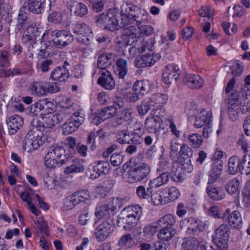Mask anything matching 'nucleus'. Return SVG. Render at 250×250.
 Here are the masks:
<instances>
[{"mask_svg": "<svg viewBox=\"0 0 250 250\" xmlns=\"http://www.w3.org/2000/svg\"><path fill=\"white\" fill-rule=\"evenodd\" d=\"M41 116L42 127L44 128H52L56 125L53 114H42Z\"/></svg>", "mask_w": 250, "mask_h": 250, "instance_id": "nucleus-37", "label": "nucleus"}, {"mask_svg": "<svg viewBox=\"0 0 250 250\" xmlns=\"http://www.w3.org/2000/svg\"><path fill=\"white\" fill-rule=\"evenodd\" d=\"M117 140L121 144H130V136L129 132L126 130H121L117 135Z\"/></svg>", "mask_w": 250, "mask_h": 250, "instance_id": "nucleus-54", "label": "nucleus"}, {"mask_svg": "<svg viewBox=\"0 0 250 250\" xmlns=\"http://www.w3.org/2000/svg\"><path fill=\"white\" fill-rule=\"evenodd\" d=\"M184 245L188 250H197L199 246L198 241L195 238L188 239Z\"/></svg>", "mask_w": 250, "mask_h": 250, "instance_id": "nucleus-59", "label": "nucleus"}, {"mask_svg": "<svg viewBox=\"0 0 250 250\" xmlns=\"http://www.w3.org/2000/svg\"><path fill=\"white\" fill-rule=\"evenodd\" d=\"M223 162L222 160L214 161L209 171L208 184H212L217 181L222 173Z\"/></svg>", "mask_w": 250, "mask_h": 250, "instance_id": "nucleus-18", "label": "nucleus"}, {"mask_svg": "<svg viewBox=\"0 0 250 250\" xmlns=\"http://www.w3.org/2000/svg\"><path fill=\"white\" fill-rule=\"evenodd\" d=\"M46 4V0H26L22 6V8H27L35 14H40L43 10Z\"/></svg>", "mask_w": 250, "mask_h": 250, "instance_id": "nucleus-16", "label": "nucleus"}, {"mask_svg": "<svg viewBox=\"0 0 250 250\" xmlns=\"http://www.w3.org/2000/svg\"><path fill=\"white\" fill-rule=\"evenodd\" d=\"M240 180L237 178H234L230 180L226 186L227 191L230 194L236 193L239 188Z\"/></svg>", "mask_w": 250, "mask_h": 250, "instance_id": "nucleus-39", "label": "nucleus"}, {"mask_svg": "<svg viewBox=\"0 0 250 250\" xmlns=\"http://www.w3.org/2000/svg\"><path fill=\"white\" fill-rule=\"evenodd\" d=\"M70 118V121H72L79 127L84 121L85 115L84 111L82 109H79L78 111L75 112Z\"/></svg>", "mask_w": 250, "mask_h": 250, "instance_id": "nucleus-42", "label": "nucleus"}, {"mask_svg": "<svg viewBox=\"0 0 250 250\" xmlns=\"http://www.w3.org/2000/svg\"><path fill=\"white\" fill-rule=\"evenodd\" d=\"M70 114L71 112H69L68 109H63L53 114L56 124L64 122L69 117Z\"/></svg>", "mask_w": 250, "mask_h": 250, "instance_id": "nucleus-44", "label": "nucleus"}, {"mask_svg": "<svg viewBox=\"0 0 250 250\" xmlns=\"http://www.w3.org/2000/svg\"><path fill=\"white\" fill-rule=\"evenodd\" d=\"M227 219L229 225L234 228H239L242 223L241 214L237 210H234L229 214Z\"/></svg>", "mask_w": 250, "mask_h": 250, "instance_id": "nucleus-27", "label": "nucleus"}, {"mask_svg": "<svg viewBox=\"0 0 250 250\" xmlns=\"http://www.w3.org/2000/svg\"><path fill=\"white\" fill-rule=\"evenodd\" d=\"M48 104H49V103L46 102V100L36 102L31 105L29 109L30 113L33 116L38 115L41 111L44 109V105ZM50 104H51V103H50Z\"/></svg>", "mask_w": 250, "mask_h": 250, "instance_id": "nucleus-38", "label": "nucleus"}, {"mask_svg": "<svg viewBox=\"0 0 250 250\" xmlns=\"http://www.w3.org/2000/svg\"><path fill=\"white\" fill-rule=\"evenodd\" d=\"M150 171L151 167L148 163H136L129 168L128 181L131 183L141 182L147 178Z\"/></svg>", "mask_w": 250, "mask_h": 250, "instance_id": "nucleus-4", "label": "nucleus"}, {"mask_svg": "<svg viewBox=\"0 0 250 250\" xmlns=\"http://www.w3.org/2000/svg\"><path fill=\"white\" fill-rule=\"evenodd\" d=\"M97 22L102 27L110 31L118 30L125 27L126 25V21L124 20L121 14L116 11L100 15Z\"/></svg>", "mask_w": 250, "mask_h": 250, "instance_id": "nucleus-2", "label": "nucleus"}, {"mask_svg": "<svg viewBox=\"0 0 250 250\" xmlns=\"http://www.w3.org/2000/svg\"><path fill=\"white\" fill-rule=\"evenodd\" d=\"M62 134L65 135L73 133L78 128L72 121H70V118L62 125Z\"/></svg>", "mask_w": 250, "mask_h": 250, "instance_id": "nucleus-45", "label": "nucleus"}, {"mask_svg": "<svg viewBox=\"0 0 250 250\" xmlns=\"http://www.w3.org/2000/svg\"><path fill=\"white\" fill-rule=\"evenodd\" d=\"M214 10L208 5L202 6L198 10L199 16L202 17L210 18L214 14Z\"/></svg>", "mask_w": 250, "mask_h": 250, "instance_id": "nucleus-56", "label": "nucleus"}, {"mask_svg": "<svg viewBox=\"0 0 250 250\" xmlns=\"http://www.w3.org/2000/svg\"><path fill=\"white\" fill-rule=\"evenodd\" d=\"M168 100V96L167 94H163L161 93H157L155 95L152 96L150 100L154 101L153 104L157 107L161 106L162 104L166 103Z\"/></svg>", "mask_w": 250, "mask_h": 250, "instance_id": "nucleus-48", "label": "nucleus"}, {"mask_svg": "<svg viewBox=\"0 0 250 250\" xmlns=\"http://www.w3.org/2000/svg\"><path fill=\"white\" fill-rule=\"evenodd\" d=\"M206 190L208 196L213 200L218 201L224 199L226 194L223 189L219 187L208 186Z\"/></svg>", "mask_w": 250, "mask_h": 250, "instance_id": "nucleus-23", "label": "nucleus"}, {"mask_svg": "<svg viewBox=\"0 0 250 250\" xmlns=\"http://www.w3.org/2000/svg\"><path fill=\"white\" fill-rule=\"evenodd\" d=\"M67 9L76 16L82 17L88 13L87 6L83 3L76 0H70L67 2Z\"/></svg>", "mask_w": 250, "mask_h": 250, "instance_id": "nucleus-14", "label": "nucleus"}, {"mask_svg": "<svg viewBox=\"0 0 250 250\" xmlns=\"http://www.w3.org/2000/svg\"><path fill=\"white\" fill-rule=\"evenodd\" d=\"M188 140L194 148H198L202 144L203 139L201 135L197 133H193L188 135Z\"/></svg>", "mask_w": 250, "mask_h": 250, "instance_id": "nucleus-52", "label": "nucleus"}, {"mask_svg": "<svg viewBox=\"0 0 250 250\" xmlns=\"http://www.w3.org/2000/svg\"><path fill=\"white\" fill-rule=\"evenodd\" d=\"M134 240L130 234H127L123 235L118 242L119 246L124 247L125 248H129L132 247L134 245Z\"/></svg>", "mask_w": 250, "mask_h": 250, "instance_id": "nucleus-41", "label": "nucleus"}, {"mask_svg": "<svg viewBox=\"0 0 250 250\" xmlns=\"http://www.w3.org/2000/svg\"><path fill=\"white\" fill-rule=\"evenodd\" d=\"M191 230H193V234L197 233L198 231H203L206 228L205 223L202 220L197 218H193L192 225H191Z\"/></svg>", "mask_w": 250, "mask_h": 250, "instance_id": "nucleus-53", "label": "nucleus"}, {"mask_svg": "<svg viewBox=\"0 0 250 250\" xmlns=\"http://www.w3.org/2000/svg\"><path fill=\"white\" fill-rule=\"evenodd\" d=\"M100 76L97 80L98 83L107 90H112L115 86V82L110 71L104 69L100 72Z\"/></svg>", "mask_w": 250, "mask_h": 250, "instance_id": "nucleus-12", "label": "nucleus"}, {"mask_svg": "<svg viewBox=\"0 0 250 250\" xmlns=\"http://www.w3.org/2000/svg\"><path fill=\"white\" fill-rule=\"evenodd\" d=\"M179 67L177 65L169 64L166 66L162 75L163 81L166 84L176 83L179 79Z\"/></svg>", "mask_w": 250, "mask_h": 250, "instance_id": "nucleus-10", "label": "nucleus"}, {"mask_svg": "<svg viewBox=\"0 0 250 250\" xmlns=\"http://www.w3.org/2000/svg\"><path fill=\"white\" fill-rule=\"evenodd\" d=\"M154 101H151L150 100L144 101L140 105L137 106V110L140 115L144 116L151 108L154 106L153 103Z\"/></svg>", "mask_w": 250, "mask_h": 250, "instance_id": "nucleus-40", "label": "nucleus"}, {"mask_svg": "<svg viewBox=\"0 0 250 250\" xmlns=\"http://www.w3.org/2000/svg\"><path fill=\"white\" fill-rule=\"evenodd\" d=\"M27 15L24 10L21 9L19 12L17 18V22L15 29L16 33L19 32L22 29L26 26Z\"/></svg>", "mask_w": 250, "mask_h": 250, "instance_id": "nucleus-30", "label": "nucleus"}, {"mask_svg": "<svg viewBox=\"0 0 250 250\" xmlns=\"http://www.w3.org/2000/svg\"><path fill=\"white\" fill-rule=\"evenodd\" d=\"M168 180V173L163 172L157 178L151 180L149 182V186L153 188H158L166 184Z\"/></svg>", "mask_w": 250, "mask_h": 250, "instance_id": "nucleus-29", "label": "nucleus"}, {"mask_svg": "<svg viewBox=\"0 0 250 250\" xmlns=\"http://www.w3.org/2000/svg\"><path fill=\"white\" fill-rule=\"evenodd\" d=\"M175 233L176 231L173 229L162 228L157 236L160 240L164 241H168L175 235Z\"/></svg>", "mask_w": 250, "mask_h": 250, "instance_id": "nucleus-35", "label": "nucleus"}, {"mask_svg": "<svg viewBox=\"0 0 250 250\" xmlns=\"http://www.w3.org/2000/svg\"><path fill=\"white\" fill-rule=\"evenodd\" d=\"M84 170L83 161L80 159H74L72 161V164L64 169V172L68 174L73 172H82Z\"/></svg>", "mask_w": 250, "mask_h": 250, "instance_id": "nucleus-28", "label": "nucleus"}, {"mask_svg": "<svg viewBox=\"0 0 250 250\" xmlns=\"http://www.w3.org/2000/svg\"><path fill=\"white\" fill-rule=\"evenodd\" d=\"M228 167L229 173L232 175L241 171L242 166L240 165L239 158L236 156L231 157L229 159Z\"/></svg>", "mask_w": 250, "mask_h": 250, "instance_id": "nucleus-33", "label": "nucleus"}, {"mask_svg": "<svg viewBox=\"0 0 250 250\" xmlns=\"http://www.w3.org/2000/svg\"><path fill=\"white\" fill-rule=\"evenodd\" d=\"M72 30L76 34L82 36L93 34L90 27L84 23H77L72 25Z\"/></svg>", "mask_w": 250, "mask_h": 250, "instance_id": "nucleus-32", "label": "nucleus"}, {"mask_svg": "<svg viewBox=\"0 0 250 250\" xmlns=\"http://www.w3.org/2000/svg\"><path fill=\"white\" fill-rule=\"evenodd\" d=\"M165 191L168 194L167 198L170 201H174L179 197L180 191L174 187H171L170 188H166Z\"/></svg>", "mask_w": 250, "mask_h": 250, "instance_id": "nucleus-58", "label": "nucleus"}, {"mask_svg": "<svg viewBox=\"0 0 250 250\" xmlns=\"http://www.w3.org/2000/svg\"><path fill=\"white\" fill-rule=\"evenodd\" d=\"M193 218H186L182 220L180 223V226L181 229L185 230L186 232L188 234H193V230H191V225Z\"/></svg>", "mask_w": 250, "mask_h": 250, "instance_id": "nucleus-51", "label": "nucleus"}, {"mask_svg": "<svg viewBox=\"0 0 250 250\" xmlns=\"http://www.w3.org/2000/svg\"><path fill=\"white\" fill-rule=\"evenodd\" d=\"M116 64V68L114 71L115 74L119 79H124L128 71L126 61L122 58L118 59Z\"/></svg>", "mask_w": 250, "mask_h": 250, "instance_id": "nucleus-24", "label": "nucleus"}, {"mask_svg": "<svg viewBox=\"0 0 250 250\" xmlns=\"http://www.w3.org/2000/svg\"><path fill=\"white\" fill-rule=\"evenodd\" d=\"M148 188L146 190L143 186H140L136 188V193L139 198L142 199L146 198L149 193H151V188Z\"/></svg>", "mask_w": 250, "mask_h": 250, "instance_id": "nucleus-60", "label": "nucleus"}, {"mask_svg": "<svg viewBox=\"0 0 250 250\" xmlns=\"http://www.w3.org/2000/svg\"><path fill=\"white\" fill-rule=\"evenodd\" d=\"M228 110L230 118L233 120L236 118L237 114L240 109V105H236L234 104H228Z\"/></svg>", "mask_w": 250, "mask_h": 250, "instance_id": "nucleus-62", "label": "nucleus"}, {"mask_svg": "<svg viewBox=\"0 0 250 250\" xmlns=\"http://www.w3.org/2000/svg\"><path fill=\"white\" fill-rule=\"evenodd\" d=\"M162 123V119L158 115H149L145 121V125L148 132L156 133L161 129Z\"/></svg>", "mask_w": 250, "mask_h": 250, "instance_id": "nucleus-15", "label": "nucleus"}, {"mask_svg": "<svg viewBox=\"0 0 250 250\" xmlns=\"http://www.w3.org/2000/svg\"><path fill=\"white\" fill-rule=\"evenodd\" d=\"M9 133L15 134L23 124V118L18 115H14L8 118L6 121Z\"/></svg>", "mask_w": 250, "mask_h": 250, "instance_id": "nucleus-17", "label": "nucleus"}, {"mask_svg": "<svg viewBox=\"0 0 250 250\" xmlns=\"http://www.w3.org/2000/svg\"><path fill=\"white\" fill-rule=\"evenodd\" d=\"M81 202L80 198L76 192L69 196L66 199L65 204L66 207L68 209L74 208L77 205Z\"/></svg>", "mask_w": 250, "mask_h": 250, "instance_id": "nucleus-47", "label": "nucleus"}, {"mask_svg": "<svg viewBox=\"0 0 250 250\" xmlns=\"http://www.w3.org/2000/svg\"><path fill=\"white\" fill-rule=\"evenodd\" d=\"M69 71L64 66H57L52 71L50 78L60 82L65 81L69 77Z\"/></svg>", "mask_w": 250, "mask_h": 250, "instance_id": "nucleus-19", "label": "nucleus"}, {"mask_svg": "<svg viewBox=\"0 0 250 250\" xmlns=\"http://www.w3.org/2000/svg\"><path fill=\"white\" fill-rule=\"evenodd\" d=\"M114 228L113 219L104 221L96 228V238L100 241L104 240L112 233Z\"/></svg>", "mask_w": 250, "mask_h": 250, "instance_id": "nucleus-8", "label": "nucleus"}, {"mask_svg": "<svg viewBox=\"0 0 250 250\" xmlns=\"http://www.w3.org/2000/svg\"><path fill=\"white\" fill-rule=\"evenodd\" d=\"M138 51L139 53H143L146 50L153 51L154 46L152 41L142 40L140 42V43L138 44Z\"/></svg>", "mask_w": 250, "mask_h": 250, "instance_id": "nucleus-50", "label": "nucleus"}, {"mask_svg": "<svg viewBox=\"0 0 250 250\" xmlns=\"http://www.w3.org/2000/svg\"><path fill=\"white\" fill-rule=\"evenodd\" d=\"M230 233V229L227 224L221 225L215 231L214 236L222 239L224 241H228Z\"/></svg>", "mask_w": 250, "mask_h": 250, "instance_id": "nucleus-31", "label": "nucleus"}, {"mask_svg": "<svg viewBox=\"0 0 250 250\" xmlns=\"http://www.w3.org/2000/svg\"><path fill=\"white\" fill-rule=\"evenodd\" d=\"M151 201L154 205L156 206L166 204V202H165L163 200L162 196L158 192H154L151 194Z\"/></svg>", "mask_w": 250, "mask_h": 250, "instance_id": "nucleus-64", "label": "nucleus"}, {"mask_svg": "<svg viewBox=\"0 0 250 250\" xmlns=\"http://www.w3.org/2000/svg\"><path fill=\"white\" fill-rule=\"evenodd\" d=\"M211 122V113L202 110L195 117L193 126L196 128H200Z\"/></svg>", "mask_w": 250, "mask_h": 250, "instance_id": "nucleus-20", "label": "nucleus"}, {"mask_svg": "<svg viewBox=\"0 0 250 250\" xmlns=\"http://www.w3.org/2000/svg\"><path fill=\"white\" fill-rule=\"evenodd\" d=\"M123 205V200L120 198L110 199L107 203H105L97 207L95 212L96 216L99 219L104 218L106 220L113 219L111 214Z\"/></svg>", "mask_w": 250, "mask_h": 250, "instance_id": "nucleus-3", "label": "nucleus"}, {"mask_svg": "<svg viewBox=\"0 0 250 250\" xmlns=\"http://www.w3.org/2000/svg\"><path fill=\"white\" fill-rule=\"evenodd\" d=\"M34 138V131L30 130L24 137L22 142V148L23 150L30 152L33 151L32 140Z\"/></svg>", "mask_w": 250, "mask_h": 250, "instance_id": "nucleus-34", "label": "nucleus"}, {"mask_svg": "<svg viewBox=\"0 0 250 250\" xmlns=\"http://www.w3.org/2000/svg\"><path fill=\"white\" fill-rule=\"evenodd\" d=\"M240 93L237 90H233L230 95L228 99V104H234L241 105Z\"/></svg>", "mask_w": 250, "mask_h": 250, "instance_id": "nucleus-57", "label": "nucleus"}, {"mask_svg": "<svg viewBox=\"0 0 250 250\" xmlns=\"http://www.w3.org/2000/svg\"><path fill=\"white\" fill-rule=\"evenodd\" d=\"M124 20L126 21V25L123 28L125 30L121 38L125 44L132 45L137 41V39L140 36V30L139 26L136 27L134 25H129L127 18H124Z\"/></svg>", "mask_w": 250, "mask_h": 250, "instance_id": "nucleus-7", "label": "nucleus"}, {"mask_svg": "<svg viewBox=\"0 0 250 250\" xmlns=\"http://www.w3.org/2000/svg\"><path fill=\"white\" fill-rule=\"evenodd\" d=\"M99 136V138L103 137L104 135L102 133V130H99L96 131L91 132L88 135L87 139V144H91V146H90V149L92 150H94L96 149V146L95 145V137Z\"/></svg>", "mask_w": 250, "mask_h": 250, "instance_id": "nucleus-46", "label": "nucleus"}, {"mask_svg": "<svg viewBox=\"0 0 250 250\" xmlns=\"http://www.w3.org/2000/svg\"><path fill=\"white\" fill-rule=\"evenodd\" d=\"M112 54L108 53L101 55L98 59V68L101 70H108L107 68L112 64Z\"/></svg>", "mask_w": 250, "mask_h": 250, "instance_id": "nucleus-25", "label": "nucleus"}, {"mask_svg": "<svg viewBox=\"0 0 250 250\" xmlns=\"http://www.w3.org/2000/svg\"><path fill=\"white\" fill-rule=\"evenodd\" d=\"M62 145L54 144L48 149L44 157V164L48 168L60 167L68 161Z\"/></svg>", "mask_w": 250, "mask_h": 250, "instance_id": "nucleus-1", "label": "nucleus"}, {"mask_svg": "<svg viewBox=\"0 0 250 250\" xmlns=\"http://www.w3.org/2000/svg\"><path fill=\"white\" fill-rule=\"evenodd\" d=\"M139 220L135 217L127 214L125 210H122L118 216L117 223L119 227H123L126 230L133 229L137 225Z\"/></svg>", "mask_w": 250, "mask_h": 250, "instance_id": "nucleus-9", "label": "nucleus"}, {"mask_svg": "<svg viewBox=\"0 0 250 250\" xmlns=\"http://www.w3.org/2000/svg\"><path fill=\"white\" fill-rule=\"evenodd\" d=\"M125 14L127 16L126 18L133 19L138 23H141L147 19L145 12L132 3H126L125 5Z\"/></svg>", "mask_w": 250, "mask_h": 250, "instance_id": "nucleus-6", "label": "nucleus"}, {"mask_svg": "<svg viewBox=\"0 0 250 250\" xmlns=\"http://www.w3.org/2000/svg\"><path fill=\"white\" fill-rule=\"evenodd\" d=\"M185 83L191 88H199L204 84L203 79L199 75L188 74L185 78Z\"/></svg>", "mask_w": 250, "mask_h": 250, "instance_id": "nucleus-22", "label": "nucleus"}, {"mask_svg": "<svg viewBox=\"0 0 250 250\" xmlns=\"http://www.w3.org/2000/svg\"><path fill=\"white\" fill-rule=\"evenodd\" d=\"M149 87L147 82L143 81H137L133 86V90L137 94L144 95L149 90Z\"/></svg>", "mask_w": 250, "mask_h": 250, "instance_id": "nucleus-36", "label": "nucleus"}, {"mask_svg": "<svg viewBox=\"0 0 250 250\" xmlns=\"http://www.w3.org/2000/svg\"><path fill=\"white\" fill-rule=\"evenodd\" d=\"M146 61V67H150L154 64L160 58L161 56L159 54L149 53L144 54Z\"/></svg>", "mask_w": 250, "mask_h": 250, "instance_id": "nucleus-49", "label": "nucleus"}, {"mask_svg": "<svg viewBox=\"0 0 250 250\" xmlns=\"http://www.w3.org/2000/svg\"><path fill=\"white\" fill-rule=\"evenodd\" d=\"M134 113L130 109L125 108L118 112L115 118V123L120 125L125 122H130L133 118Z\"/></svg>", "mask_w": 250, "mask_h": 250, "instance_id": "nucleus-21", "label": "nucleus"}, {"mask_svg": "<svg viewBox=\"0 0 250 250\" xmlns=\"http://www.w3.org/2000/svg\"><path fill=\"white\" fill-rule=\"evenodd\" d=\"M123 210L126 211L127 214L135 217L138 220L140 219V216L142 214V208L138 205L129 207L124 208Z\"/></svg>", "mask_w": 250, "mask_h": 250, "instance_id": "nucleus-43", "label": "nucleus"}, {"mask_svg": "<svg viewBox=\"0 0 250 250\" xmlns=\"http://www.w3.org/2000/svg\"><path fill=\"white\" fill-rule=\"evenodd\" d=\"M109 165L107 163L103 161H98L90 166L88 168L89 177L95 179L101 175L105 174L108 172Z\"/></svg>", "mask_w": 250, "mask_h": 250, "instance_id": "nucleus-11", "label": "nucleus"}, {"mask_svg": "<svg viewBox=\"0 0 250 250\" xmlns=\"http://www.w3.org/2000/svg\"><path fill=\"white\" fill-rule=\"evenodd\" d=\"M175 217L170 214H167L160 218L157 222L159 227L172 229V227L175 224Z\"/></svg>", "mask_w": 250, "mask_h": 250, "instance_id": "nucleus-26", "label": "nucleus"}, {"mask_svg": "<svg viewBox=\"0 0 250 250\" xmlns=\"http://www.w3.org/2000/svg\"><path fill=\"white\" fill-rule=\"evenodd\" d=\"M53 43L59 48H62L73 41V37L69 31L56 29L51 32Z\"/></svg>", "mask_w": 250, "mask_h": 250, "instance_id": "nucleus-5", "label": "nucleus"}, {"mask_svg": "<svg viewBox=\"0 0 250 250\" xmlns=\"http://www.w3.org/2000/svg\"><path fill=\"white\" fill-rule=\"evenodd\" d=\"M46 83L41 80L34 81L28 87L27 91L30 95L42 97L46 95Z\"/></svg>", "mask_w": 250, "mask_h": 250, "instance_id": "nucleus-13", "label": "nucleus"}, {"mask_svg": "<svg viewBox=\"0 0 250 250\" xmlns=\"http://www.w3.org/2000/svg\"><path fill=\"white\" fill-rule=\"evenodd\" d=\"M124 158V157L122 153H115L110 157L111 164L114 167L118 166L123 163Z\"/></svg>", "mask_w": 250, "mask_h": 250, "instance_id": "nucleus-63", "label": "nucleus"}, {"mask_svg": "<svg viewBox=\"0 0 250 250\" xmlns=\"http://www.w3.org/2000/svg\"><path fill=\"white\" fill-rule=\"evenodd\" d=\"M10 54L6 50L0 51V66L7 67L10 63Z\"/></svg>", "mask_w": 250, "mask_h": 250, "instance_id": "nucleus-55", "label": "nucleus"}, {"mask_svg": "<svg viewBox=\"0 0 250 250\" xmlns=\"http://www.w3.org/2000/svg\"><path fill=\"white\" fill-rule=\"evenodd\" d=\"M178 154L181 157L186 156L187 158H190L193 155V150L188 145L184 144L180 147Z\"/></svg>", "mask_w": 250, "mask_h": 250, "instance_id": "nucleus-61", "label": "nucleus"}]
</instances>
